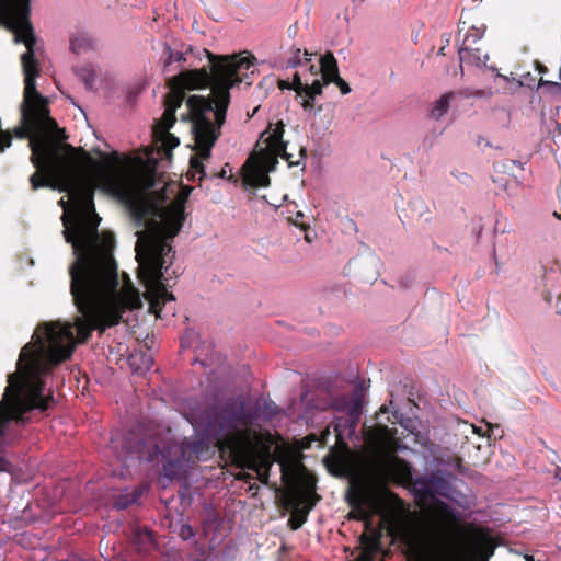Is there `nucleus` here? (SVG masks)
Here are the masks:
<instances>
[{
    "instance_id": "nucleus-17",
    "label": "nucleus",
    "mask_w": 561,
    "mask_h": 561,
    "mask_svg": "<svg viewBox=\"0 0 561 561\" xmlns=\"http://www.w3.org/2000/svg\"><path fill=\"white\" fill-rule=\"evenodd\" d=\"M454 476L451 473L437 470L430 474V482L432 483L433 496L440 495L448 497L451 490V480Z\"/></svg>"
},
{
    "instance_id": "nucleus-13",
    "label": "nucleus",
    "mask_w": 561,
    "mask_h": 561,
    "mask_svg": "<svg viewBox=\"0 0 561 561\" xmlns=\"http://www.w3.org/2000/svg\"><path fill=\"white\" fill-rule=\"evenodd\" d=\"M411 492L415 495V499L419 503H424L427 500H432V506L430 510V520L427 527V534L431 531V527L434 520V502L438 500L433 496L432 483L430 482L428 477H417L413 478V481L410 486H408Z\"/></svg>"
},
{
    "instance_id": "nucleus-47",
    "label": "nucleus",
    "mask_w": 561,
    "mask_h": 561,
    "mask_svg": "<svg viewBox=\"0 0 561 561\" xmlns=\"http://www.w3.org/2000/svg\"><path fill=\"white\" fill-rule=\"evenodd\" d=\"M266 133H267L266 130L264 133H262L260 139H262Z\"/></svg>"
},
{
    "instance_id": "nucleus-42",
    "label": "nucleus",
    "mask_w": 561,
    "mask_h": 561,
    "mask_svg": "<svg viewBox=\"0 0 561 561\" xmlns=\"http://www.w3.org/2000/svg\"><path fill=\"white\" fill-rule=\"evenodd\" d=\"M556 307L558 312L561 314V294L558 296Z\"/></svg>"
},
{
    "instance_id": "nucleus-29",
    "label": "nucleus",
    "mask_w": 561,
    "mask_h": 561,
    "mask_svg": "<svg viewBox=\"0 0 561 561\" xmlns=\"http://www.w3.org/2000/svg\"><path fill=\"white\" fill-rule=\"evenodd\" d=\"M179 144V139L172 134L167 131L165 135L163 136L162 146L164 149L172 150L173 148L178 147Z\"/></svg>"
},
{
    "instance_id": "nucleus-23",
    "label": "nucleus",
    "mask_w": 561,
    "mask_h": 561,
    "mask_svg": "<svg viewBox=\"0 0 561 561\" xmlns=\"http://www.w3.org/2000/svg\"><path fill=\"white\" fill-rule=\"evenodd\" d=\"M93 47L92 39L87 35H78L70 41V49L79 55L83 51H87Z\"/></svg>"
},
{
    "instance_id": "nucleus-8",
    "label": "nucleus",
    "mask_w": 561,
    "mask_h": 561,
    "mask_svg": "<svg viewBox=\"0 0 561 561\" xmlns=\"http://www.w3.org/2000/svg\"><path fill=\"white\" fill-rule=\"evenodd\" d=\"M210 68L206 67L182 71L173 77L170 82V91L164 96L165 110L162 115V125L169 130L176 122L175 112L182 106L185 99V90L207 88L211 82Z\"/></svg>"
},
{
    "instance_id": "nucleus-7",
    "label": "nucleus",
    "mask_w": 561,
    "mask_h": 561,
    "mask_svg": "<svg viewBox=\"0 0 561 561\" xmlns=\"http://www.w3.org/2000/svg\"><path fill=\"white\" fill-rule=\"evenodd\" d=\"M460 517L442 500L434 502V520L425 540L426 561H477L471 550V537L461 547L456 541Z\"/></svg>"
},
{
    "instance_id": "nucleus-20",
    "label": "nucleus",
    "mask_w": 561,
    "mask_h": 561,
    "mask_svg": "<svg viewBox=\"0 0 561 561\" xmlns=\"http://www.w3.org/2000/svg\"><path fill=\"white\" fill-rule=\"evenodd\" d=\"M455 98L454 92L444 93L438 100H436L431 108V117L434 119L442 118L449 110L450 102Z\"/></svg>"
},
{
    "instance_id": "nucleus-18",
    "label": "nucleus",
    "mask_w": 561,
    "mask_h": 561,
    "mask_svg": "<svg viewBox=\"0 0 561 561\" xmlns=\"http://www.w3.org/2000/svg\"><path fill=\"white\" fill-rule=\"evenodd\" d=\"M320 73L321 79H319L323 84H330L332 81L340 76L337 61L331 51H327L320 58Z\"/></svg>"
},
{
    "instance_id": "nucleus-43",
    "label": "nucleus",
    "mask_w": 561,
    "mask_h": 561,
    "mask_svg": "<svg viewBox=\"0 0 561 561\" xmlns=\"http://www.w3.org/2000/svg\"><path fill=\"white\" fill-rule=\"evenodd\" d=\"M300 154H301V156H304V157H306V149H305V148H301V149H300Z\"/></svg>"
},
{
    "instance_id": "nucleus-40",
    "label": "nucleus",
    "mask_w": 561,
    "mask_h": 561,
    "mask_svg": "<svg viewBox=\"0 0 561 561\" xmlns=\"http://www.w3.org/2000/svg\"><path fill=\"white\" fill-rule=\"evenodd\" d=\"M8 465H9L8 461L4 458L0 457V472L5 471L8 468Z\"/></svg>"
},
{
    "instance_id": "nucleus-27",
    "label": "nucleus",
    "mask_w": 561,
    "mask_h": 561,
    "mask_svg": "<svg viewBox=\"0 0 561 561\" xmlns=\"http://www.w3.org/2000/svg\"><path fill=\"white\" fill-rule=\"evenodd\" d=\"M164 55L167 56L164 67H168L174 61L182 62L186 60L183 53L173 51L169 45H165Z\"/></svg>"
},
{
    "instance_id": "nucleus-46",
    "label": "nucleus",
    "mask_w": 561,
    "mask_h": 561,
    "mask_svg": "<svg viewBox=\"0 0 561 561\" xmlns=\"http://www.w3.org/2000/svg\"><path fill=\"white\" fill-rule=\"evenodd\" d=\"M79 561H96V560H94V559H81Z\"/></svg>"
},
{
    "instance_id": "nucleus-4",
    "label": "nucleus",
    "mask_w": 561,
    "mask_h": 561,
    "mask_svg": "<svg viewBox=\"0 0 561 561\" xmlns=\"http://www.w3.org/2000/svg\"><path fill=\"white\" fill-rule=\"evenodd\" d=\"M183 220V209L178 206L161 222L151 220L146 230L137 232L135 251L138 277L146 287L145 298L149 302V312L157 318L161 317L162 307L167 302L175 300L162 282V270L167 256L172 252L169 240L180 232Z\"/></svg>"
},
{
    "instance_id": "nucleus-45",
    "label": "nucleus",
    "mask_w": 561,
    "mask_h": 561,
    "mask_svg": "<svg viewBox=\"0 0 561 561\" xmlns=\"http://www.w3.org/2000/svg\"><path fill=\"white\" fill-rule=\"evenodd\" d=\"M301 217H304V215H302L300 211H299V213H297V218H298V219H301Z\"/></svg>"
},
{
    "instance_id": "nucleus-34",
    "label": "nucleus",
    "mask_w": 561,
    "mask_h": 561,
    "mask_svg": "<svg viewBox=\"0 0 561 561\" xmlns=\"http://www.w3.org/2000/svg\"><path fill=\"white\" fill-rule=\"evenodd\" d=\"M305 64L308 65L309 75L311 77H317L320 73V66L317 67L316 65L310 64L309 58H305ZM318 79V78H314Z\"/></svg>"
},
{
    "instance_id": "nucleus-28",
    "label": "nucleus",
    "mask_w": 561,
    "mask_h": 561,
    "mask_svg": "<svg viewBox=\"0 0 561 561\" xmlns=\"http://www.w3.org/2000/svg\"><path fill=\"white\" fill-rule=\"evenodd\" d=\"M134 503H135V496L131 497L130 493H126V494H121L118 496V499L115 502V506L118 510H125V508H127L129 505H131Z\"/></svg>"
},
{
    "instance_id": "nucleus-16",
    "label": "nucleus",
    "mask_w": 561,
    "mask_h": 561,
    "mask_svg": "<svg viewBox=\"0 0 561 561\" xmlns=\"http://www.w3.org/2000/svg\"><path fill=\"white\" fill-rule=\"evenodd\" d=\"M347 502L352 507L348 514L350 519L368 520L369 513L366 510L367 495L364 491H356L347 496Z\"/></svg>"
},
{
    "instance_id": "nucleus-41",
    "label": "nucleus",
    "mask_w": 561,
    "mask_h": 561,
    "mask_svg": "<svg viewBox=\"0 0 561 561\" xmlns=\"http://www.w3.org/2000/svg\"><path fill=\"white\" fill-rule=\"evenodd\" d=\"M8 465H9L8 461L4 458L0 457V472L5 471L8 468Z\"/></svg>"
},
{
    "instance_id": "nucleus-25",
    "label": "nucleus",
    "mask_w": 561,
    "mask_h": 561,
    "mask_svg": "<svg viewBox=\"0 0 561 561\" xmlns=\"http://www.w3.org/2000/svg\"><path fill=\"white\" fill-rule=\"evenodd\" d=\"M309 56V53L307 50H304V53L301 51V49L299 48H294L290 50V56L288 57L286 64H287V67H290V68H295V67H298V66H301L304 62H302V59H301V56Z\"/></svg>"
},
{
    "instance_id": "nucleus-35",
    "label": "nucleus",
    "mask_w": 561,
    "mask_h": 561,
    "mask_svg": "<svg viewBox=\"0 0 561 561\" xmlns=\"http://www.w3.org/2000/svg\"><path fill=\"white\" fill-rule=\"evenodd\" d=\"M355 561H374V558L369 551H362Z\"/></svg>"
},
{
    "instance_id": "nucleus-10",
    "label": "nucleus",
    "mask_w": 561,
    "mask_h": 561,
    "mask_svg": "<svg viewBox=\"0 0 561 561\" xmlns=\"http://www.w3.org/2000/svg\"><path fill=\"white\" fill-rule=\"evenodd\" d=\"M378 477L386 481L404 488L413 481V468L404 459L394 454H389L376 463Z\"/></svg>"
},
{
    "instance_id": "nucleus-36",
    "label": "nucleus",
    "mask_w": 561,
    "mask_h": 561,
    "mask_svg": "<svg viewBox=\"0 0 561 561\" xmlns=\"http://www.w3.org/2000/svg\"><path fill=\"white\" fill-rule=\"evenodd\" d=\"M229 164L226 163L225 167L221 169V171L219 173H216V174H213L211 178H220V179H232L233 176L232 175H227V170L226 168H228Z\"/></svg>"
},
{
    "instance_id": "nucleus-2",
    "label": "nucleus",
    "mask_w": 561,
    "mask_h": 561,
    "mask_svg": "<svg viewBox=\"0 0 561 561\" xmlns=\"http://www.w3.org/2000/svg\"><path fill=\"white\" fill-rule=\"evenodd\" d=\"M259 421L260 408L238 396L208 407L199 417V425L216 440L221 458L229 459L237 468L255 471L260 482L267 485L271 468L280 461L283 451L279 436L255 428Z\"/></svg>"
},
{
    "instance_id": "nucleus-39",
    "label": "nucleus",
    "mask_w": 561,
    "mask_h": 561,
    "mask_svg": "<svg viewBox=\"0 0 561 561\" xmlns=\"http://www.w3.org/2000/svg\"><path fill=\"white\" fill-rule=\"evenodd\" d=\"M141 494H142V491L140 489H135L133 492H130V496L131 497L135 496V503L139 500Z\"/></svg>"
},
{
    "instance_id": "nucleus-30",
    "label": "nucleus",
    "mask_w": 561,
    "mask_h": 561,
    "mask_svg": "<svg viewBox=\"0 0 561 561\" xmlns=\"http://www.w3.org/2000/svg\"><path fill=\"white\" fill-rule=\"evenodd\" d=\"M387 432H388V427L386 425H381L377 430H375L370 433V435H369L370 439H373L375 442H380L383 439V436L386 435Z\"/></svg>"
},
{
    "instance_id": "nucleus-15",
    "label": "nucleus",
    "mask_w": 561,
    "mask_h": 561,
    "mask_svg": "<svg viewBox=\"0 0 561 561\" xmlns=\"http://www.w3.org/2000/svg\"><path fill=\"white\" fill-rule=\"evenodd\" d=\"M495 548L496 543L491 536L483 533L471 536V550L477 554V561H489Z\"/></svg>"
},
{
    "instance_id": "nucleus-38",
    "label": "nucleus",
    "mask_w": 561,
    "mask_h": 561,
    "mask_svg": "<svg viewBox=\"0 0 561 561\" xmlns=\"http://www.w3.org/2000/svg\"><path fill=\"white\" fill-rule=\"evenodd\" d=\"M536 69L541 75L548 72V68L545 65H542L541 62H539V61H536Z\"/></svg>"
},
{
    "instance_id": "nucleus-22",
    "label": "nucleus",
    "mask_w": 561,
    "mask_h": 561,
    "mask_svg": "<svg viewBox=\"0 0 561 561\" xmlns=\"http://www.w3.org/2000/svg\"><path fill=\"white\" fill-rule=\"evenodd\" d=\"M77 77L84 83L85 88L90 91L94 89V81L96 79V70L92 65H84L82 67L73 68Z\"/></svg>"
},
{
    "instance_id": "nucleus-31",
    "label": "nucleus",
    "mask_w": 561,
    "mask_h": 561,
    "mask_svg": "<svg viewBox=\"0 0 561 561\" xmlns=\"http://www.w3.org/2000/svg\"><path fill=\"white\" fill-rule=\"evenodd\" d=\"M180 537L184 540H188L195 535L193 527L188 524H184L180 528Z\"/></svg>"
},
{
    "instance_id": "nucleus-24",
    "label": "nucleus",
    "mask_w": 561,
    "mask_h": 561,
    "mask_svg": "<svg viewBox=\"0 0 561 561\" xmlns=\"http://www.w3.org/2000/svg\"><path fill=\"white\" fill-rule=\"evenodd\" d=\"M470 58L469 59H460L461 62H466L469 65H476L478 67L480 66H486V61L489 60V55L486 53H483L482 47L477 44L476 49H470Z\"/></svg>"
},
{
    "instance_id": "nucleus-3",
    "label": "nucleus",
    "mask_w": 561,
    "mask_h": 561,
    "mask_svg": "<svg viewBox=\"0 0 561 561\" xmlns=\"http://www.w3.org/2000/svg\"><path fill=\"white\" fill-rule=\"evenodd\" d=\"M210 62L211 89L209 96L191 95L186 106L193 122L196 148L203 159H209L211 148L220 136L230 104V89L247 81V71L254 67V56L215 55L204 49Z\"/></svg>"
},
{
    "instance_id": "nucleus-48",
    "label": "nucleus",
    "mask_w": 561,
    "mask_h": 561,
    "mask_svg": "<svg viewBox=\"0 0 561 561\" xmlns=\"http://www.w3.org/2000/svg\"><path fill=\"white\" fill-rule=\"evenodd\" d=\"M554 216L558 217L559 219H561V215L560 214L554 213Z\"/></svg>"
},
{
    "instance_id": "nucleus-6",
    "label": "nucleus",
    "mask_w": 561,
    "mask_h": 561,
    "mask_svg": "<svg viewBox=\"0 0 561 561\" xmlns=\"http://www.w3.org/2000/svg\"><path fill=\"white\" fill-rule=\"evenodd\" d=\"M122 447L126 458L135 457L138 460L154 461L161 457L165 461L163 469L169 477L178 474L184 466L195 463L198 460H206L214 454V446L208 438L195 436L184 439L181 446L178 447L179 458L168 459L169 451H167L165 446L161 447L156 438L142 436L134 431H130L124 437Z\"/></svg>"
},
{
    "instance_id": "nucleus-11",
    "label": "nucleus",
    "mask_w": 561,
    "mask_h": 561,
    "mask_svg": "<svg viewBox=\"0 0 561 561\" xmlns=\"http://www.w3.org/2000/svg\"><path fill=\"white\" fill-rule=\"evenodd\" d=\"M278 87L282 90H293L297 98H302L300 104L305 111H311L314 107L316 96L322 94V83L319 79H313L310 82L306 75H300L298 71L294 73L291 82L280 80Z\"/></svg>"
},
{
    "instance_id": "nucleus-33",
    "label": "nucleus",
    "mask_w": 561,
    "mask_h": 561,
    "mask_svg": "<svg viewBox=\"0 0 561 561\" xmlns=\"http://www.w3.org/2000/svg\"><path fill=\"white\" fill-rule=\"evenodd\" d=\"M264 408L268 419L274 417L279 413V408L273 401L265 402Z\"/></svg>"
},
{
    "instance_id": "nucleus-9",
    "label": "nucleus",
    "mask_w": 561,
    "mask_h": 561,
    "mask_svg": "<svg viewBox=\"0 0 561 561\" xmlns=\"http://www.w3.org/2000/svg\"><path fill=\"white\" fill-rule=\"evenodd\" d=\"M321 497L316 492V481L308 479L304 486L294 494L288 503L291 506V515L288 519V527L298 530L307 522L310 511L317 505Z\"/></svg>"
},
{
    "instance_id": "nucleus-19",
    "label": "nucleus",
    "mask_w": 561,
    "mask_h": 561,
    "mask_svg": "<svg viewBox=\"0 0 561 561\" xmlns=\"http://www.w3.org/2000/svg\"><path fill=\"white\" fill-rule=\"evenodd\" d=\"M484 31H485V27L482 26V27H476V26H471L463 41H462V44L459 48V58L460 59H469L470 58V49H476V45L479 44L480 39L482 38L483 34H484Z\"/></svg>"
},
{
    "instance_id": "nucleus-14",
    "label": "nucleus",
    "mask_w": 561,
    "mask_h": 561,
    "mask_svg": "<svg viewBox=\"0 0 561 561\" xmlns=\"http://www.w3.org/2000/svg\"><path fill=\"white\" fill-rule=\"evenodd\" d=\"M243 183L250 187H265L270 185V176L260 162L248 159L243 165Z\"/></svg>"
},
{
    "instance_id": "nucleus-37",
    "label": "nucleus",
    "mask_w": 561,
    "mask_h": 561,
    "mask_svg": "<svg viewBox=\"0 0 561 561\" xmlns=\"http://www.w3.org/2000/svg\"><path fill=\"white\" fill-rule=\"evenodd\" d=\"M252 478H253V477H252V474L247 473V472H240V473L237 476V479H238V480H241V481H244V482H249Z\"/></svg>"
},
{
    "instance_id": "nucleus-21",
    "label": "nucleus",
    "mask_w": 561,
    "mask_h": 561,
    "mask_svg": "<svg viewBox=\"0 0 561 561\" xmlns=\"http://www.w3.org/2000/svg\"><path fill=\"white\" fill-rule=\"evenodd\" d=\"M134 543L140 551H148L153 546V533L148 528H138L134 531Z\"/></svg>"
},
{
    "instance_id": "nucleus-44",
    "label": "nucleus",
    "mask_w": 561,
    "mask_h": 561,
    "mask_svg": "<svg viewBox=\"0 0 561 561\" xmlns=\"http://www.w3.org/2000/svg\"><path fill=\"white\" fill-rule=\"evenodd\" d=\"M301 217H304V215H302L300 211H299V213H297V218H298V219H301Z\"/></svg>"
},
{
    "instance_id": "nucleus-1",
    "label": "nucleus",
    "mask_w": 561,
    "mask_h": 561,
    "mask_svg": "<svg viewBox=\"0 0 561 561\" xmlns=\"http://www.w3.org/2000/svg\"><path fill=\"white\" fill-rule=\"evenodd\" d=\"M23 125L14 129L18 138L31 137V162L35 172L30 176L33 191L42 187L67 192L82 210L62 214V234L75 255L69 266L70 294L79 314L73 321L50 322L38 327L45 342L25 344L21 352H73L78 343H85L94 330L104 332L117 325L126 310L142 307L140 294L130 279L118 289L117 264L113 255V233H99L101 218L94 213V192L102 187L130 208L141 202L146 190L154 185L152 172L131 174L117 151L98 149L101 161L94 160L83 148L59 144L36 130L47 125V118L36 119L23 111Z\"/></svg>"
},
{
    "instance_id": "nucleus-26",
    "label": "nucleus",
    "mask_w": 561,
    "mask_h": 561,
    "mask_svg": "<svg viewBox=\"0 0 561 561\" xmlns=\"http://www.w3.org/2000/svg\"><path fill=\"white\" fill-rule=\"evenodd\" d=\"M203 160L204 159L199 154L198 157L193 156L190 160V167L195 173L199 174V181L208 176L207 173L205 172V165L203 163Z\"/></svg>"
},
{
    "instance_id": "nucleus-12",
    "label": "nucleus",
    "mask_w": 561,
    "mask_h": 561,
    "mask_svg": "<svg viewBox=\"0 0 561 561\" xmlns=\"http://www.w3.org/2000/svg\"><path fill=\"white\" fill-rule=\"evenodd\" d=\"M285 133V124L283 121H278L275 125V128L265 139L266 149L261 150L262 156H274L282 157L288 161L290 165H298V162H294L291 160V154L286 152L287 142L283 139Z\"/></svg>"
},
{
    "instance_id": "nucleus-5",
    "label": "nucleus",
    "mask_w": 561,
    "mask_h": 561,
    "mask_svg": "<svg viewBox=\"0 0 561 561\" xmlns=\"http://www.w3.org/2000/svg\"><path fill=\"white\" fill-rule=\"evenodd\" d=\"M30 2L31 0H0V24L14 34L16 43H23L26 47L21 56L25 84L23 111L33 113L36 119L47 118L50 128H58L56 121L49 116L46 100L36 89L39 67L35 58L36 36L30 20Z\"/></svg>"
},
{
    "instance_id": "nucleus-32",
    "label": "nucleus",
    "mask_w": 561,
    "mask_h": 561,
    "mask_svg": "<svg viewBox=\"0 0 561 561\" xmlns=\"http://www.w3.org/2000/svg\"><path fill=\"white\" fill-rule=\"evenodd\" d=\"M332 83H335L339 87L342 94H347L351 92V88H350L348 83L344 79H342L340 76H337V78H335L332 81Z\"/></svg>"
}]
</instances>
